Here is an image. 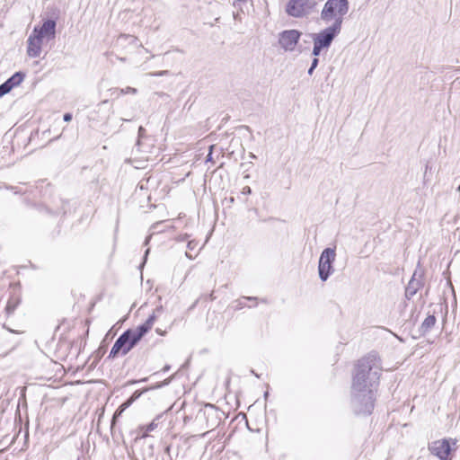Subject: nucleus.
I'll return each instance as SVG.
<instances>
[{
	"label": "nucleus",
	"mask_w": 460,
	"mask_h": 460,
	"mask_svg": "<svg viewBox=\"0 0 460 460\" xmlns=\"http://www.w3.org/2000/svg\"><path fill=\"white\" fill-rule=\"evenodd\" d=\"M348 11V0H327L321 12V19L326 23L333 21L332 25L341 29L343 16Z\"/></svg>",
	"instance_id": "nucleus-2"
},
{
	"label": "nucleus",
	"mask_w": 460,
	"mask_h": 460,
	"mask_svg": "<svg viewBox=\"0 0 460 460\" xmlns=\"http://www.w3.org/2000/svg\"><path fill=\"white\" fill-rule=\"evenodd\" d=\"M168 74H169L168 70H163V71H159V72H155V73H149L147 75H151V76H163V75H167Z\"/></svg>",
	"instance_id": "nucleus-23"
},
{
	"label": "nucleus",
	"mask_w": 460,
	"mask_h": 460,
	"mask_svg": "<svg viewBox=\"0 0 460 460\" xmlns=\"http://www.w3.org/2000/svg\"><path fill=\"white\" fill-rule=\"evenodd\" d=\"M341 28L329 26L318 33L313 35V41L324 49H328L335 37L341 32Z\"/></svg>",
	"instance_id": "nucleus-8"
},
{
	"label": "nucleus",
	"mask_w": 460,
	"mask_h": 460,
	"mask_svg": "<svg viewBox=\"0 0 460 460\" xmlns=\"http://www.w3.org/2000/svg\"><path fill=\"white\" fill-rule=\"evenodd\" d=\"M436 323V317L434 315H429L425 318L421 324V332L423 333H426L430 331V329L435 325Z\"/></svg>",
	"instance_id": "nucleus-14"
},
{
	"label": "nucleus",
	"mask_w": 460,
	"mask_h": 460,
	"mask_svg": "<svg viewBox=\"0 0 460 460\" xmlns=\"http://www.w3.org/2000/svg\"><path fill=\"white\" fill-rule=\"evenodd\" d=\"M319 60L317 58H314L312 61L311 67L316 68L318 66Z\"/></svg>",
	"instance_id": "nucleus-26"
},
{
	"label": "nucleus",
	"mask_w": 460,
	"mask_h": 460,
	"mask_svg": "<svg viewBox=\"0 0 460 460\" xmlns=\"http://www.w3.org/2000/svg\"><path fill=\"white\" fill-rule=\"evenodd\" d=\"M420 283L419 281H417L414 278H412L407 288H406V290H405V293H406V296L407 297H411L413 296L416 292L418 291V289L420 288Z\"/></svg>",
	"instance_id": "nucleus-13"
},
{
	"label": "nucleus",
	"mask_w": 460,
	"mask_h": 460,
	"mask_svg": "<svg viewBox=\"0 0 460 460\" xmlns=\"http://www.w3.org/2000/svg\"><path fill=\"white\" fill-rule=\"evenodd\" d=\"M156 428H157V423L155 422V420H153L148 425L139 427V430L141 432L139 434V438H146L148 436V433L155 430Z\"/></svg>",
	"instance_id": "nucleus-15"
},
{
	"label": "nucleus",
	"mask_w": 460,
	"mask_h": 460,
	"mask_svg": "<svg viewBox=\"0 0 460 460\" xmlns=\"http://www.w3.org/2000/svg\"><path fill=\"white\" fill-rule=\"evenodd\" d=\"M11 90L12 85H9V84L6 81L0 85V94H2V96L8 93Z\"/></svg>",
	"instance_id": "nucleus-20"
},
{
	"label": "nucleus",
	"mask_w": 460,
	"mask_h": 460,
	"mask_svg": "<svg viewBox=\"0 0 460 460\" xmlns=\"http://www.w3.org/2000/svg\"><path fill=\"white\" fill-rule=\"evenodd\" d=\"M219 410L211 404H207L204 409L199 413L198 418H202L206 420V429H213L217 427L220 422Z\"/></svg>",
	"instance_id": "nucleus-9"
},
{
	"label": "nucleus",
	"mask_w": 460,
	"mask_h": 460,
	"mask_svg": "<svg viewBox=\"0 0 460 460\" xmlns=\"http://www.w3.org/2000/svg\"><path fill=\"white\" fill-rule=\"evenodd\" d=\"M197 247V243L195 241H190L187 244V248L190 250V251H192L194 250L195 248Z\"/></svg>",
	"instance_id": "nucleus-24"
},
{
	"label": "nucleus",
	"mask_w": 460,
	"mask_h": 460,
	"mask_svg": "<svg viewBox=\"0 0 460 460\" xmlns=\"http://www.w3.org/2000/svg\"><path fill=\"white\" fill-rule=\"evenodd\" d=\"M57 22L55 20H46L40 27L35 26L32 33L41 39L47 38L48 40L54 39L56 36Z\"/></svg>",
	"instance_id": "nucleus-10"
},
{
	"label": "nucleus",
	"mask_w": 460,
	"mask_h": 460,
	"mask_svg": "<svg viewBox=\"0 0 460 460\" xmlns=\"http://www.w3.org/2000/svg\"><path fill=\"white\" fill-rule=\"evenodd\" d=\"M185 255H186V257H187V258H189L190 260H193V259L195 258V256H193V255L191 254V252H185Z\"/></svg>",
	"instance_id": "nucleus-28"
},
{
	"label": "nucleus",
	"mask_w": 460,
	"mask_h": 460,
	"mask_svg": "<svg viewBox=\"0 0 460 460\" xmlns=\"http://www.w3.org/2000/svg\"><path fill=\"white\" fill-rule=\"evenodd\" d=\"M251 188L249 186H245L243 189V191L242 193L243 194H250L251 193Z\"/></svg>",
	"instance_id": "nucleus-27"
},
{
	"label": "nucleus",
	"mask_w": 460,
	"mask_h": 460,
	"mask_svg": "<svg viewBox=\"0 0 460 460\" xmlns=\"http://www.w3.org/2000/svg\"><path fill=\"white\" fill-rule=\"evenodd\" d=\"M336 258V252L333 248H325L319 259L318 274L322 281H326L333 272L332 263Z\"/></svg>",
	"instance_id": "nucleus-4"
},
{
	"label": "nucleus",
	"mask_w": 460,
	"mask_h": 460,
	"mask_svg": "<svg viewBox=\"0 0 460 460\" xmlns=\"http://www.w3.org/2000/svg\"><path fill=\"white\" fill-rule=\"evenodd\" d=\"M156 332L159 333L160 335H164L165 334V332H162L159 329L156 330Z\"/></svg>",
	"instance_id": "nucleus-30"
},
{
	"label": "nucleus",
	"mask_w": 460,
	"mask_h": 460,
	"mask_svg": "<svg viewBox=\"0 0 460 460\" xmlns=\"http://www.w3.org/2000/svg\"><path fill=\"white\" fill-rule=\"evenodd\" d=\"M19 304V300L16 298L9 299L5 310L8 314H13Z\"/></svg>",
	"instance_id": "nucleus-17"
},
{
	"label": "nucleus",
	"mask_w": 460,
	"mask_h": 460,
	"mask_svg": "<svg viewBox=\"0 0 460 460\" xmlns=\"http://www.w3.org/2000/svg\"><path fill=\"white\" fill-rule=\"evenodd\" d=\"M138 342L133 338L130 332H124L113 344L109 358H116L119 354H128Z\"/></svg>",
	"instance_id": "nucleus-5"
},
{
	"label": "nucleus",
	"mask_w": 460,
	"mask_h": 460,
	"mask_svg": "<svg viewBox=\"0 0 460 460\" xmlns=\"http://www.w3.org/2000/svg\"><path fill=\"white\" fill-rule=\"evenodd\" d=\"M140 395H141V393H140V392H138V391H136V392L133 394V396H132L129 400H128L126 402H124V403L121 405L122 410H123V409H125V408H127L128 406H129V405L132 403V402H133L134 400H136L137 398H138Z\"/></svg>",
	"instance_id": "nucleus-19"
},
{
	"label": "nucleus",
	"mask_w": 460,
	"mask_h": 460,
	"mask_svg": "<svg viewBox=\"0 0 460 460\" xmlns=\"http://www.w3.org/2000/svg\"><path fill=\"white\" fill-rule=\"evenodd\" d=\"M63 119L66 122H69L72 119V114L65 113Z\"/></svg>",
	"instance_id": "nucleus-25"
},
{
	"label": "nucleus",
	"mask_w": 460,
	"mask_h": 460,
	"mask_svg": "<svg viewBox=\"0 0 460 460\" xmlns=\"http://www.w3.org/2000/svg\"><path fill=\"white\" fill-rule=\"evenodd\" d=\"M380 372V358L376 353L371 352L358 360L351 386V403L357 414L372 412Z\"/></svg>",
	"instance_id": "nucleus-1"
},
{
	"label": "nucleus",
	"mask_w": 460,
	"mask_h": 460,
	"mask_svg": "<svg viewBox=\"0 0 460 460\" xmlns=\"http://www.w3.org/2000/svg\"><path fill=\"white\" fill-rule=\"evenodd\" d=\"M143 130H144V128H143L142 127H140V128H139V130H138V131H139V134H140V133H143Z\"/></svg>",
	"instance_id": "nucleus-31"
},
{
	"label": "nucleus",
	"mask_w": 460,
	"mask_h": 460,
	"mask_svg": "<svg viewBox=\"0 0 460 460\" xmlns=\"http://www.w3.org/2000/svg\"><path fill=\"white\" fill-rule=\"evenodd\" d=\"M314 4L309 0H290L286 12L293 17H303L310 13Z\"/></svg>",
	"instance_id": "nucleus-6"
},
{
	"label": "nucleus",
	"mask_w": 460,
	"mask_h": 460,
	"mask_svg": "<svg viewBox=\"0 0 460 460\" xmlns=\"http://www.w3.org/2000/svg\"><path fill=\"white\" fill-rule=\"evenodd\" d=\"M314 69H315V68H313V67H311V66H310V67H309V69H308V72H307V73H308V75H313V73H314Z\"/></svg>",
	"instance_id": "nucleus-29"
},
{
	"label": "nucleus",
	"mask_w": 460,
	"mask_h": 460,
	"mask_svg": "<svg viewBox=\"0 0 460 460\" xmlns=\"http://www.w3.org/2000/svg\"><path fill=\"white\" fill-rule=\"evenodd\" d=\"M323 49H324V48H323L320 45H318L315 42H314V48H313L312 54L314 56V58H317L321 54V51Z\"/></svg>",
	"instance_id": "nucleus-22"
},
{
	"label": "nucleus",
	"mask_w": 460,
	"mask_h": 460,
	"mask_svg": "<svg viewBox=\"0 0 460 460\" xmlns=\"http://www.w3.org/2000/svg\"><path fill=\"white\" fill-rule=\"evenodd\" d=\"M111 91L113 92V93H111V95H114V93H117V94H118V93H117V92H114V89H113V90H111Z\"/></svg>",
	"instance_id": "nucleus-32"
},
{
	"label": "nucleus",
	"mask_w": 460,
	"mask_h": 460,
	"mask_svg": "<svg viewBox=\"0 0 460 460\" xmlns=\"http://www.w3.org/2000/svg\"><path fill=\"white\" fill-rule=\"evenodd\" d=\"M43 39L31 32L27 40V54L31 58H38L41 53Z\"/></svg>",
	"instance_id": "nucleus-11"
},
{
	"label": "nucleus",
	"mask_w": 460,
	"mask_h": 460,
	"mask_svg": "<svg viewBox=\"0 0 460 460\" xmlns=\"http://www.w3.org/2000/svg\"><path fill=\"white\" fill-rule=\"evenodd\" d=\"M2 97V94H0V98Z\"/></svg>",
	"instance_id": "nucleus-35"
},
{
	"label": "nucleus",
	"mask_w": 460,
	"mask_h": 460,
	"mask_svg": "<svg viewBox=\"0 0 460 460\" xmlns=\"http://www.w3.org/2000/svg\"><path fill=\"white\" fill-rule=\"evenodd\" d=\"M268 392L265 393L264 396L267 398L268 397Z\"/></svg>",
	"instance_id": "nucleus-33"
},
{
	"label": "nucleus",
	"mask_w": 460,
	"mask_h": 460,
	"mask_svg": "<svg viewBox=\"0 0 460 460\" xmlns=\"http://www.w3.org/2000/svg\"><path fill=\"white\" fill-rule=\"evenodd\" d=\"M457 440L456 438H443L431 442L429 450L440 460H449L451 451L456 450Z\"/></svg>",
	"instance_id": "nucleus-3"
},
{
	"label": "nucleus",
	"mask_w": 460,
	"mask_h": 460,
	"mask_svg": "<svg viewBox=\"0 0 460 460\" xmlns=\"http://www.w3.org/2000/svg\"><path fill=\"white\" fill-rule=\"evenodd\" d=\"M155 320V316L152 314L148 317L145 323L139 325L137 328L134 330L128 329V331L130 332L133 338L137 342H139V341L144 337V335L152 328Z\"/></svg>",
	"instance_id": "nucleus-12"
},
{
	"label": "nucleus",
	"mask_w": 460,
	"mask_h": 460,
	"mask_svg": "<svg viewBox=\"0 0 460 460\" xmlns=\"http://www.w3.org/2000/svg\"><path fill=\"white\" fill-rule=\"evenodd\" d=\"M11 90L12 85H9V84L6 81L0 85V94H2V96L8 93Z\"/></svg>",
	"instance_id": "nucleus-21"
},
{
	"label": "nucleus",
	"mask_w": 460,
	"mask_h": 460,
	"mask_svg": "<svg viewBox=\"0 0 460 460\" xmlns=\"http://www.w3.org/2000/svg\"><path fill=\"white\" fill-rule=\"evenodd\" d=\"M24 79V74L22 72H16L14 75H13L6 82L9 84V85H12V89L19 85Z\"/></svg>",
	"instance_id": "nucleus-16"
},
{
	"label": "nucleus",
	"mask_w": 460,
	"mask_h": 460,
	"mask_svg": "<svg viewBox=\"0 0 460 460\" xmlns=\"http://www.w3.org/2000/svg\"><path fill=\"white\" fill-rule=\"evenodd\" d=\"M122 407L120 406V411H119V414H121V411H122Z\"/></svg>",
	"instance_id": "nucleus-34"
},
{
	"label": "nucleus",
	"mask_w": 460,
	"mask_h": 460,
	"mask_svg": "<svg viewBox=\"0 0 460 460\" xmlns=\"http://www.w3.org/2000/svg\"><path fill=\"white\" fill-rule=\"evenodd\" d=\"M114 92H117L118 95L128 94V93L136 94L137 93V90L136 88L128 86V87L123 88V89L115 88Z\"/></svg>",
	"instance_id": "nucleus-18"
},
{
	"label": "nucleus",
	"mask_w": 460,
	"mask_h": 460,
	"mask_svg": "<svg viewBox=\"0 0 460 460\" xmlns=\"http://www.w3.org/2000/svg\"><path fill=\"white\" fill-rule=\"evenodd\" d=\"M301 35L297 30H285L279 34V44L285 51H294Z\"/></svg>",
	"instance_id": "nucleus-7"
}]
</instances>
